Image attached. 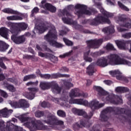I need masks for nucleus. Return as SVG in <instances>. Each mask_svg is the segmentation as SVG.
Returning <instances> with one entry per match:
<instances>
[{"instance_id":"6ab92c4d","label":"nucleus","mask_w":131,"mask_h":131,"mask_svg":"<svg viewBox=\"0 0 131 131\" xmlns=\"http://www.w3.org/2000/svg\"><path fill=\"white\" fill-rule=\"evenodd\" d=\"M82 116L84 118V120H86V122H83V126L84 127H89L90 126L89 125V120L91 119L93 117V113H90L89 115L86 114L85 111L82 112Z\"/></svg>"},{"instance_id":"c03bdc74","label":"nucleus","mask_w":131,"mask_h":131,"mask_svg":"<svg viewBox=\"0 0 131 131\" xmlns=\"http://www.w3.org/2000/svg\"><path fill=\"white\" fill-rule=\"evenodd\" d=\"M45 115V112L43 111H37L35 113V116L37 117L38 118H40V117H42Z\"/></svg>"},{"instance_id":"39448f33","label":"nucleus","mask_w":131,"mask_h":131,"mask_svg":"<svg viewBox=\"0 0 131 131\" xmlns=\"http://www.w3.org/2000/svg\"><path fill=\"white\" fill-rule=\"evenodd\" d=\"M94 90L95 91H97L98 93V95L100 96H103L104 98H106L103 99V101H108L111 103H113V104H116L115 101H114V96L113 95H109V93L106 91L104 90L102 88L98 86H94L93 87ZM107 95H109L108 97H106Z\"/></svg>"},{"instance_id":"0eeeda50","label":"nucleus","mask_w":131,"mask_h":131,"mask_svg":"<svg viewBox=\"0 0 131 131\" xmlns=\"http://www.w3.org/2000/svg\"><path fill=\"white\" fill-rule=\"evenodd\" d=\"M80 94L78 89H72L70 93L71 99L69 100L70 104H77L78 105H82V99H73L75 97H79Z\"/></svg>"},{"instance_id":"9b49d317","label":"nucleus","mask_w":131,"mask_h":131,"mask_svg":"<svg viewBox=\"0 0 131 131\" xmlns=\"http://www.w3.org/2000/svg\"><path fill=\"white\" fill-rule=\"evenodd\" d=\"M116 109L115 108L108 107L102 111L100 116L101 121H107L108 119H109L108 113H110V112H112V111H115Z\"/></svg>"},{"instance_id":"bf43d9fd","label":"nucleus","mask_w":131,"mask_h":131,"mask_svg":"<svg viewBox=\"0 0 131 131\" xmlns=\"http://www.w3.org/2000/svg\"><path fill=\"white\" fill-rule=\"evenodd\" d=\"M82 106H84V107H89L90 106V103H89V101L86 100H83Z\"/></svg>"},{"instance_id":"2f4dec72","label":"nucleus","mask_w":131,"mask_h":131,"mask_svg":"<svg viewBox=\"0 0 131 131\" xmlns=\"http://www.w3.org/2000/svg\"><path fill=\"white\" fill-rule=\"evenodd\" d=\"M86 73L88 75L92 76L95 73V71H94V64H91L87 68Z\"/></svg>"},{"instance_id":"58836bf2","label":"nucleus","mask_w":131,"mask_h":131,"mask_svg":"<svg viewBox=\"0 0 131 131\" xmlns=\"http://www.w3.org/2000/svg\"><path fill=\"white\" fill-rule=\"evenodd\" d=\"M48 57H49L50 59V61L52 62L53 63H57L58 62V57L55 56L54 55H52L51 54H47Z\"/></svg>"},{"instance_id":"e2e57ef3","label":"nucleus","mask_w":131,"mask_h":131,"mask_svg":"<svg viewBox=\"0 0 131 131\" xmlns=\"http://www.w3.org/2000/svg\"><path fill=\"white\" fill-rule=\"evenodd\" d=\"M49 53L47 54H45L41 52H38V56H39L40 57H42V58H43L45 57H49V55H48Z\"/></svg>"},{"instance_id":"423d86ee","label":"nucleus","mask_w":131,"mask_h":131,"mask_svg":"<svg viewBox=\"0 0 131 131\" xmlns=\"http://www.w3.org/2000/svg\"><path fill=\"white\" fill-rule=\"evenodd\" d=\"M46 113L48 114L47 115V120L45 121L46 123L50 125H64V122L58 120L57 117H55L51 113L46 111Z\"/></svg>"},{"instance_id":"3c124183","label":"nucleus","mask_w":131,"mask_h":131,"mask_svg":"<svg viewBox=\"0 0 131 131\" xmlns=\"http://www.w3.org/2000/svg\"><path fill=\"white\" fill-rule=\"evenodd\" d=\"M50 103L48 102L43 101L41 103V107H42V108H47L50 107Z\"/></svg>"},{"instance_id":"f8f14e48","label":"nucleus","mask_w":131,"mask_h":131,"mask_svg":"<svg viewBox=\"0 0 131 131\" xmlns=\"http://www.w3.org/2000/svg\"><path fill=\"white\" fill-rule=\"evenodd\" d=\"M47 3V0H42L41 2V5L40 7L42 8V9H45V10H47V11H49L51 13H56L57 11V8L53 5L50 3Z\"/></svg>"},{"instance_id":"864d4df0","label":"nucleus","mask_w":131,"mask_h":131,"mask_svg":"<svg viewBox=\"0 0 131 131\" xmlns=\"http://www.w3.org/2000/svg\"><path fill=\"white\" fill-rule=\"evenodd\" d=\"M38 12H39V9L38 8V7H35L31 11L32 15H34V14H37Z\"/></svg>"},{"instance_id":"774afa93","label":"nucleus","mask_w":131,"mask_h":131,"mask_svg":"<svg viewBox=\"0 0 131 131\" xmlns=\"http://www.w3.org/2000/svg\"><path fill=\"white\" fill-rule=\"evenodd\" d=\"M90 131H101L99 129H97L96 126H93L90 129Z\"/></svg>"},{"instance_id":"37998d69","label":"nucleus","mask_w":131,"mask_h":131,"mask_svg":"<svg viewBox=\"0 0 131 131\" xmlns=\"http://www.w3.org/2000/svg\"><path fill=\"white\" fill-rule=\"evenodd\" d=\"M9 104L11 105V107H13V108H19V101H10Z\"/></svg>"},{"instance_id":"aec40b11","label":"nucleus","mask_w":131,"mask_h":131,"mask_svg":"<svg viewBox=\"0 0 131 131\" xmlns=\"http://www.w3.org/2000/svg\"><path fill=\"white\" fill-rule=\"evenodd\" d=\"M120 21H122L121 25L122 27H126V28H131V20L128 19H126L123 15H121L119 18Z\"/></svg>"},{"instance_id":"c85d7f7f","label":"nucleus","mask_w":131,"mask_h":131,"mask_svg":"<svg viewBox=\"0 0 131 131\" xmlns=\"http://www.w3.org/2000/svg\"><path fill=\"white\" fill-rule=\"evenodd\" d=\"M7 19L8 20L18 21L23 20V17L18 15H12L10 16H7Z\"/></svg>"},{"instance_id":"f3484780","label":"nucleus","mask_w":131,"mask_h":131,"mask_svg":"<svg viewBox=\"0 0 131 131\" xmlns=\"http://www.w3.org/2000/svg\"><path fill=\"white\" fill-rule=\"evenodd\" d=\"M88 47L93 48V49H98L100 47V45L103 42L102 39L97 40H90L86 41Z\"/></svg>"},{"instance_id":"a19ab883","label":"nucleus","mask_w":131,"mask_h":131,"mask_svg":"<svg viewBox=\"0 0 131 131\" xmlns=\"http://www.w3.org/2000/svg\"><path fill=\"white\" fill-rule=\"evenodd\" d=\"M7 113H13V110H8V108H5L0 111V118L2 117V114H7Z\"/></svg>"},{"instance_id":"603ef678","label":"nucleus","mask_w":131,"mask_h":131,"mask_svg":"<svg viewBox=\"0 0 131 131\" xmlns=\"http://www.w3.org/2000/svg\"><path fill=\"white\" fill-rule=\"evenodd\" d=\"M0 94L3 98H8V94L4 91L0 90Z\"/></svg>"},{"instance_id":"6e6d98bb","label":"nucleus","mask_w":131,"mask_h":131,"mask_svg":"<svg viewBox=\"0 0 131 131\" xmlns=\"http://www.w3.org/2000/svg\"><path fill=\"white\" fill-rule=\"evenodd\" d=\"M29 119V117H19V120L21 121V122H25V121H28Z\"/></svg>"},{"instance_id":"4be33fe9","label":"nucleus","mask_w":131,"mask_h":131,"mask_svg":"<svg viewBox=\"0 0 131 131\" xmlns=\"http://www.w3.org/2000/svg\"><path fill=\"white\" fill-rule=\"evenodd\" d=\"M104 106V103H99V101L97 100H93L91 101L90 107L92 110H96L99 108H102Z\"/></svg>"},{"instance_id":"72a5a7b5","label":"nucleus","mask_w":131,"mask_h":131,"mask_svg":"<svg viewBox=\"0 0 131 131\" xmlns=\"http://www.w3.org/2000/svg\"><path fill=\"white\" fill-rule=\"evenodd\" d=\"M115 91L117 93H126V92H128L129 90L126 87L119 86L116 88Z\"/></svg>"},{"instance_id":"c9c22d12","label":"nucleus","mask_w":131,"mask_h":131,"mask_svg":"<svg viewBox=\"0 0 131 131\" xmlns=\"http://www.w3.org/2000/svg\"><path fill=\"white\" fill-rule=\"evenodd\" d=\"M35 78H36V75L35 74L26 75L24 77L23 81H27L28 80H30V79H35Z\"/></svg>"},{"instance_id":"69168bd1","label":"nucleus","mask_w":131,"mask_h":131,"mask_svg":"<svg viewBox=\"0 0 131 131\" xmlns=\"http://www.w3.org/2000/svg\"><path fill=\"white\" fill-rule=\"evenodd\" d=\"M91 55L92 57H98V56H100L101 54L99 52H92L91 53Z\"/></svg>"},{"instance_id":"2eb2a0df","label":"nucleus","mask_w":131,"mask_h":131,"mask_svg":"<svg viewBox=\"0 0 131 131\" xmlns=\"http://www.w3.org/2000/svg\"><path fill=\"white\" fill-rule=\"evenodd\" d=\"M107 23V24H110V20L108 18L102 17V15L99 14L92 21V25H98V24H100V23Z\"/></svg>"},{"instance_id":"7c9ffc66","label":"nucleus","mask_w":131,"mask_h":131,"mask_svg":"<svg viewBox=\"0 0 131 131\" xmlns=\"http://www.w3.org/2000/svg\"><path fill=\"white\" fill-rule=\"evenodd\" d=\"M37 29H38L39 33L41 34L43 33L48 29V27H47L46 24L43 23L40 26H39Z\"/></svg>"},{"instance_id":"1a4fd4ad","label":"nucleus","mask_w":131,"mask_h":131,"mask_svg":"<svg viewBox=\"0 0 131 131\" xmlns=\"http://www.w3.org/2000/svg\"><path fill=\"white\" fill-rule=\"evenodd\" d=\"M116 43L119 49L121 50H128L129 53H131V40L126 41L117 40L116 41Z\"/></svg>"},{"instance_id":"412c9836","label":"nucleus","mask_w":131,"mask_h":131,"mask_svg":"<svg viewBox=\"0 0 131 131\" xmlns=\"http://www.w3.org/2000/svg\"><path fill=\"white\" fill-rule=\"evenodd\" d=\"M74 10H75L74 13L78 16V18L82 16V4H77L75 6H74Z\"/></svg>"},{"instance_id":"cd10ccee","label":"nucleus","mask_w":131,"mask_h":131,"mask_svg":"<svg viewBox=\"0 0 131 131\" xmlns=\"http://www.w3.org/2000/svg\"><path fill=\"white\" fill-rule=\"evenodd\" d=\"M97 64L99 65V66H102V67H105L108 65V63H107V59L105 58L102 57L97 60Z\"/></svg>"},{"instance_id":"13d9d810","label":"nucleus","mask_w":131,"mask_h":131,"mask_svg":"<svg viewBox=\"0 0 131 131\" xmlns=\"http://www.w3.org/2000/svg\"><path fill=\"white\" fill-rule=\"evenodd\" d=\"M42 78H45V79H50L51 76L50 74H46L42 75Z\"/></svg>"},{"instance_id":"ea45409f","label":"nucleus","mask_w":131,"mask_h":131,"mask_svg":"<svg viewBox=\"0 0 131 131\" xmlns=\"http://www.w3.org/2000/svg\"><path fill=\"white\" fill-rule=\"evenodd\" d=\"M57 115L59 117H61L62 118H65L66 117V113L62 110H58L57 111Z\"/></svg>"},{"instance_id":"4d7b16f0","label":"nucleus","mask_w":131,"mask_h":131,"mask_svg":"<svg viewBox=\"0 0 131 131\" xmlns=\"http://www.w3.org/2000/svg\"><path fill=\"white\" fill-rule=\"evenodd\" d=\"M122 37L124 38H130L131 37V32L124 34L122 35Z\"/></svg>"},{"instance_id":"9d476101","label":"nucleus","mask_w":131,"mask_h":131,"mask_svg":"<svg viewBox=\"0 0 131 131\" xmlns=\"http://www.w3.org/2000/svg\"><path fill=\"white\" fill-rule=\"evenodd\" d=\"M11 34H12L11 40L16 45H21V43H24L25 42L26 38L23 35L18 36L19 34H16L14 33H11Z\"/></svg>"},{"instance_id":"5fc2aeb1","label":"nucleus","mask_w":131,"mask_h":131,"mask_svg":"<svg viewBox=\"0 0 131 131\" xmlns=\"http://www.w3.org/2000/svg\"><path fill=\"white\" fill-rule=\"evenodd\" d=\"M5 122L3 120L0 119V129H4L5 128Z\"/></svg>"},{"instance_id":"e433bc0d","label":"nucleus","mask_w":131,"mask_h":131,"mask_svg":"<svg viewBox=\"0 0 131 131\" xmlns=\"http://www.w3.org/2000/svg\"><path fill=\"white\" fill-rule=\"evenodd\" d=\"M102 31L104 33H113L114 32V28L113 27H106L102 30Z\"/></svg>"},{"instance_id":"de8ad7c7","label":"nucleus","mask_w":131,"mask_h":131,"mask_svg":"<svg viewBox=\"0 0 131 131\" xmlns=\"http://www.w3.org/2000/svg\"><path fill=\"white\" fill-rule=\"evenodd\" d=\"M62 20L65 24H71V18L70 17H62Z\"/></svg>"},{"instance_id":"4c0bfd02","label":"nucleus","mask_w":131,"mask_h":131,"mask_svg":"<svg viewBox=\"0 0 131 131\" xmlns=\"http://www.w3.org/2000/svg\"><path fill=\"white\" fill-rule=\"evenodd\" d=\"M63 41L67 47H73V45H74L72 41L67 39L66 37L63 38Z\"/></svg>"},{"instance_id":"ddd939ff","label":"nucleus","mask_w":131,"mask_h":131,"mask_svg":"<svg viewBox=\"0 0 131 131\" xmlns=\"http://www.w3.org/2000/svg\"><path fill=\"white\" fill-rule=\"evenodd\" d=\"M74 9V5H70L68 6L67 8H64L63 10H61L60 12L58 14V15L61 17H64L67 16V17H72V15L70 13V11H72Z\"/></svg>"},{"instance_id":"09e8293b","label":"nucleus","mask_w":131,"mask_h":131,"mask_svg":"<svg viewBox=\"0 0 131 131\" xmlns=\"http://www.w3.org/2000/svg\"><path fill=\"white\" fill-rule=\"evenodd\" d=\"M37 84H38V81H36V82H32V81H30L27 82L26 85H27V86H32L33 85H35V86H36V85H37Z\"/></svg>"},{"instance_id":"b1692460","label":"nucleus","mask_w":131,"mask_h":131,"mask_svg":"<svg viewBox=\"0 0 131 131\" xmlns=\"http://www.w3.org/2000/svg\"><path fill=\"white\" fill-rule=\"evenodd\" d=\"M9 47V45L4 41L0 40V52H6Z\"/></svg>"},{"instance_id":"bb28decb","label":"nucleus","mask_w":131,"mask_h":131,"mask_svg":"<svg viewBox=\"0 0 131 131\" xmlns=\"http://www.w3.org/2000/svg\"><path fill=\"white\" fill-rule=\"evenodd\" d=\"M19 108H28L29 107V103L24 99H20L18 101Z\"/></svg>"},{"instance_id":"6e6552de","label":"nucleus","mask_w":131,"mask_h":131,"mask_svg":"<svg viewBox=\"0 0 131 131\" xmlns=\"http://www.w3.org/2000/svg\"><path fill=\"white\" fill-rule=\"evenodd\" d=\"M42 122L40 120H32L30 122H28L24 123V125L28 127L29 128H31L32 127L35 129H38L40 130L41 129V126L43 125Z\"/></svg>"},{"instance_id":"0e129e2a","label":"nucleus","mask_w":131,"mask_h":131,"mask_svg":"<svg viewBox=\"0 0 131 131\" xmlns=\"http://www.w3.org/2000/svg\"><path fill=\"white\" fill-rule=\"evenodd\" d=\"M32 55L28 54H25L23 56V59H26V60H31Z\"/></svg>"},{"instance_id":"c756f323","label":"nucleus","mask_w":131,"mask_h":131,"mask_svg":"<svg viewBox=\"0 0 131 131\" xmlns=\"http://www.w3.org/2000/svg\"><path fill=\"white\" fill-rule=\"evenodd\" d=\"M61 83H63L66 90H69L73 86V84L71 82H69L67 80H61Z\"/></svg>"},{"instance_id":"f257e3e1","label":"nucleus","mask_w":131,"mask_h":131,"mask_svg":"<svg viewBox=\"0 0 131 131\" xmlns=\"http://www.w3.org/2000/svg\"><path fill=\"white\" fill-rule=\"evenodd\" d=\"M39 87L42 91H47L51 89L53 94H60L62 91V87L59 86L57 81H52L51 82L41 81Z\"/></svg>"},{"instance_id":"f704fd0d","label":"nucleus","mask_w":131,"mask_h":131,"mask_svg":"<svg viewBox=\"0 0 131 131\" xmlns=\"http://www.w3.org/2000/svg\"><path fill=\"white\" fill-rule=\"evenodd\" d=\"M72 111L75 115H78V116H82V110H80L77 108H73Z\"/></svg>"},{"instance_id":"052dcab7","label":"nucleus","mask_w":131,"mask_h":131,"mask_svg":"<svg viewBox=\"0 0 131 131\" xmlns=\"http://www.w3.org/2000/svg\"><path fill=\"white\" fill-rule=\"evenodd\" d=\"M31 60L33 62H37V61H38V57H37L35 55H32Z\"/></svg>"},{"instance_id":"20e7f679","label":"nucleus","mask_w":131,"mask_h":131,"mask_svg":"<svg viewBox=\"0 0 131 131\" xmlns=\"http://www.w3.org/2000/svg\"><path fill=\"white\" fill-rule=\"evenodd\" d=\"M108 59L110 60L109 64L111 65H128V66H131L130 61L121 58L116 54H111L108 55Z\"/></svg>"},{"instance_id":"8fccbe9b","label":"nucleus","mask_w":131,"mask_h":131,"mask_svg":"<svg viewBox=\"0 0 131 131\" xmlns=\"http://www.w3.org/2000/svg\"><path fill=\"white\" fill-rule=\"evenodd\" d=\"M7 90L10 91V92H11L12 93H14V92H16V89H15V87H14L13 85L9 84L8 85L6 86Z\"/></svg>"},{"instance_id":"680f3d73","label":"nucleus","mask_w":131,"mask_h":131,"mask_svg":"<svg viewBox=\"0 0 131 131\" xmlns=\"http://www.w3.org/2000/svg\"><path fill=\"white\" fill-rule=\"evenodd\" d=\"M106 49L107 50H115V49H114V47H113V45L111 43H108L106 45Z\"/></svg>"},{"instance_id":"f03ea898","label":"nucleus","mask_w":131,"mask_h":131,"mask_svg":"<svg viewBox=\"0 0 131 131\" xmlns=\"http://www.w3.org/2000/svg\"><path fill=\"white\" fill-rule=\"evenodd\" d=\"M58 36H57V31L56 28L54 27L49 30L48 34L45 36V40H47L49 42L50 46L54 47L57 49H60V48H63L64 45L61 43L57 42V41L54 39H57Z\"/></svg>"},{"instance_id":"473e14b6","label":"nucleus","mask_w":131,"mask_h":131,"mask_svg":"<svg viewBox=\"0 0 131 131\" xmlns=\"http://www.w3.org/2000/svg\"><path fill=\"white\" fill-rule=\"evenodd\" d=\"M3 12L6 14H13L14 15H18L17 11H16L11 8H5L3 10Z\"/></svg>"},{"instance_id":"a18cd8bd","label":"nucleus","mask_w":131,"mask_h":131,"mask_svg":"<svg viewBox=\"0 0 131 131\" xmlns=\"http://www.w3.org/2000/svg\"><path fill=\"white\" fill-rule=\"evenodd\" d=\"M5 60H6V58L4 57L0 58V67L3 69H7V67H6V65L4 63Z\"/></svg>"},{"instance_id":"338daca9","label":"nucleus","mask_w":131,"mask_h":131,"mask_svg":"<svg viewBox=\"0 0 131 131\" xmlns=\"http://www.w3.org/2000/svg\"><path fill=\"white\" fill-rule=\"evenodd\" d=\"M84 60L87 62H92V61H93V59H92V58L85 56L84 57Z\"/></svg>"},{"instance_id":"393cba45","label":"nucleus","mask_w":131,"mask_h":131,"mask_svg":"<svg viewBox=\"0 0 131 131\" xmlns=\"http://www.w3.org/2000/svg\"><path fill=\"white\" fill-rule=\"evenodd\" d=\"M93 12H96L95 10H92L88 8L86 6L82 5V13L83 14H85V15H92V13Z\"/></svg>"},{"instance_id":"dca6fc26","label":"nucleus","mask_w":131,"mask_h":131,"mask_svg":"<svg viewBox=\"0 0 131 131\" xmlns=\"http://www.w3.org/2000/svg\"><path fill=\"white\" fill-rule=\"evenodd\" d=\"M110 74H111L112 76H116V78L119 80H124L125 82H128L127 79L122 76V73H121V72L119 70L111 71H110Z\"/></svg>"},{"instance_id":"5701e85b","label":"nucleus","mask_w":131,"mask_h":131,"mask_svg":"<svg viewBox=\"0 0 131 131\" xmlns=\"http://www.w3.org/2000/svg\"><path fill=\"white\" fill-rule=\"evenodd\" d=\"M9 29L6 27H1L0 28V35L2 37L8 39V36L9 35Z\"/></svg>"},{"instance_id":"49530a36","label":"nucleus","mask_w":131,"mask_h":131,"mask_svg":"<svg viewBox=\"0 0 131 131\" xmlns=\"http://www.w3.org/2000/svg\"><path fill=\"white\" fill-rule=\"evenodd\" d=\"M118 5L122 9V10H123L124 11H126L127 12L129 11V9L127 8V7L125 6L124 5H123L122 3H120V2H118Z\"/></svg>"},{"instance_id":"7ed1b4c3","label":"nucleus","mask_w":131,"mask_h":131,"mask_svg":"<svg viewBox=\"0 0 131 131\" xmlns=\"http://www.w3.org/2000/svg\"><path fill=\"white\" fill-rule=\"evenodd\" d=\"M8 27L10 28V32L15 33V34H20L21 31L26 30L28 27V25L25 23H15L8 22L7 23Z\"/></svg>"},{"instance_id":"79ce46f5","label":"nucleus","mask_w":131,"mask_h":131,"mask_svg":"<svg viewBox=\"0 0 131 131\" xmlns=\"http://www.w3.org/2000/svg\"><path fill=\"white\" fill-rule=\"evenodd\" d=\"M73 53V50H71L69 52L66 53L63 55H59V58H61V59H64V58H66V57H70V56H71Z\"/></svg>"},{"instance_id":"a211bd4d","label":"nucleus","mask_w":131,"mask_h":131,"mask_svg":"<svg viewBox=\"0 0 131 131\" xmlns=\"http://www.w3.org/2000/svg\"><path fill=\"white\" fill-rule=\"evenodd\" d=\"M94 6L96 7V8H98V9H100V12H101L102 14L104 16H106L108 18L110 17H113L114 15L113 13H109L104 10L103 8L102 7V3H95L94 4Z\"/></svg>"},{"instance_id":"a878e982","label":"nucleus","mask_w":131,"mask_h":131,"mask_svg":"<svg viewBox=\"0 0 131 131\" xmlns=\"http://www.w3.org/2000/svg\"><path fill=\"white\" fill-rule=\"evenodd\" d=\"M51 76V79H55L56 78H58V77H66L68 78V77H70V75L67 74H62L60 73H57L56 74H52Z\"/></svg>"},{"instance_id":"4468645a","label":"nucleus","mask_w":131,"mask_h":131,"mask_svg":"<svg viewBox=\"0 0 131 131\" xmlns=\"http://www.w3.org/2000/svg\"><path fill=\"white\" fill-rule=\"evenodd\" d=\"M29 92H25L24 94V96L29 100H33L35 97V93L38 91V89L36 88H28Z\"/></svg>"}]
</instances>
